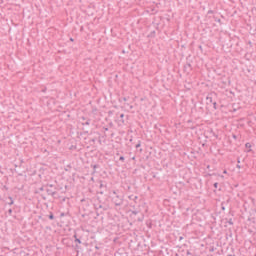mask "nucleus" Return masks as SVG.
<instances>
[{"label":"nucleus","instance_id":"obj_1","mask_svg":"<svg viewBox=\"0 0 256 256\" xmlns=\"http://www.w3.org/2000/svg\"><path fill=\"white\" fill-rule=\"evenodd\" d=\"M111 199H112V203H114L116 207H121V205H123V194H121L119 190L112 191Z\"/></svg>","mask_w":256,"mask_h":256},{"label":"nucleus","instance_id":"obj_2","mask_svg":"<svg viewBox=\"0 0 256 256\" xmlns=\"http://www.w3.org/2000/svg\"><path fill=\"white\" fill-rule=\"evenodd\" d=\"M99 183H100V185H99L100 189H107V184L105 182L100 180Z\"/></svg>","mask_w":256,"mask_h":256},{"label":"nucleus","instance_id":"obj_3","mask_svg":"<svg viewBox=\"0 0 256 256\" xmlns=\"http://www.w3.org/2000/svg\"><path fill=\"white\" fill-rule=\"evenodd\" d=\"M46 192L48 195H51L52 197L56 195L57 192H54L53 190L51 189H46Z\"/></svg>","mask_w":256,"mask_h":256},{"label":"nucleus","instance_id":"obj_4","mask_svg":"<svg viewBox=\"0 0 256 256\" xmlns=\"http://www.w3.org/2000/svg\"><path fill=\"white\" fill-rule=\"evenodd\" d=\"M245 147H246V149H248L247 150V153H251V143H249V142H247L246 144H245Z\"/></svg>","mask_w":256,"mask_h":256},{"label":"nucleus","instance_id":"obj_5","mask_svg":"<svg viewBox=\"0 0 256 256\" xmlns=\"http://www.w3.org/2000/svg\"><path fill=\"white\" fill-rule=\"evenodd\" d=\"M48 219H50V221H53V219H55V215H53V212H50V214L48 215Z\"/></svg>","mask_w":256,"mask_h":256},{"label":"nucleus","instance_id":"obj_6","mask_svg":"<svg viewBox=\"0 0 256 256\" xmlns=\"http://www.w3.org/2000/svg\"><path fill=\"white\" fill-rule=\"evenodd\" d=\"M82 125H91V119H87L85 122H82Z\"/></svg>","mask_w":256,"mask_h":256},{"label":"nucleus","instance_id":"obj_7","mask_svg":"<svg viewBox=\"0 0 256 256\" xmlns=\"http://www.w3.org/2000/svg\"><path fill=\"white\" fill-rule=\"evenodd\" d=\"M206 100L208 101V103H213V97L211 96H207Z\"/></svg>","mask_w":256,"mask_h":256},{"label":"nucleus","instance_id":"obj_8","mask_svg":"<svg viewBox=\"0 0 256 256\" xmlns=\"http://www.w3.org/2000/svg\"><path fill=\"white\" fill-rule=\"evenodd\" d=\"M8 199L10 201V202H8V205H10V206L13 205V203H14L13 197L9 196Z\"/></svg>","mask_w":256,"mask_h":256},{"label":"nucleus","instance_id":"obj_9","mask_svg":"<svg viewBox=\"0 0 256 256\" xmlns=\"http://www.w3.org/2000/svg\"><path fill=\"white\" fill-rule=\"evenodd\" d=\"M74 237H75V242L81 245V239L77 238V235H74Z\"/></svg>","mask_w":256,"mask_h":256},{"label":"nucleus","instance_id":"obj_10","mask_svg":"<svg viewBox=\"0 0 256 256\" xmlns=\"http://www.w3.org/2000/svg\"><path fill=\"white\" fill-rule=\"evenodd\" d=\"M97 167H99V165H97V164H94V165H93V169H94V171L92 172L93 174L96 173L95 169H97Z\"/></svg>","mask_w":256,"mask_h":256},{"label":"nucleus","instance_id":"obj_11","mask_svg":"<svg viewBox=\"0 0 256 256\" xmlns=\"http://www.w3.org/2000/svg\"><path fill=\"white\" fill-rule=\"evenodd\" d=\"M119 161H122V163L125 162V157L124 156H120Z\"/></svg>","mask_w":256,"mask_h":256},{"label":"nucleus","instance_id":"obj_12","mask_svg":"<svg viewBox=\"0 0 256 256\" xmlns=\"http://www.w3.org/2000/svg\"><path fill=\"white\" fill-rule=\"evenodd\" d=\"M8 215H13V209L8 210Z\"/></svg>","mask_w":256,"mask_h":256},{"label":"nucleus","instance_id":"obj_13","mask_svg":"<svg viewBox=\"0 0 256 256\" xmlns=\"http://www.w3.org/2000/svg\"><path fill=\"white\" fill-rule=\"evenodd\" d=\"M228 225H233V219L228 220Z\"/></svg>","mask_w":256,"mask_h":256},{"label":"nucleus","instance_id":"obj_14","mask_svg":"<svg viewBox=\"0 0 256 256\" xmlns=\"http://www.w3.org/2000/svg\"><path fill=\"white\" fill-rule=\"evenodd\" d=\"M213 103V108L217 109V102H212Z\"/></svg>","mask_w":256,"mask_h":256},{"label":"nucleus","instance_id":"obj_15","mask_svg":"<svg viewBox=\"0 0 256 256\" xmlns=\"http://www.w3.org/2000/svg\"><path fill=\"white\" fill-rule=\"evenodd\" d=\"M139 147H141V142H138V144H136V149H139Z\"/></svg>","mask_w":256,"mask_h":256},{"label":"nucleus","instance_id":"obj_16","mask_svg":"<svg viewBox=\"0 0 256 256\" xmlns=\"http://www.w3.org/2000/svg\"><path fill=\"white\" fill-rule=\"evenodd\" d=\"M217 187H219V183H214V188L217 189Z\"/></svg>","mask_w":256,"mask_h":256},{"label":"nucleus","instance_id":"obj_17","mask_svg":"<svg viewBox=\"0 0 256 256\" xmlns=\"http://www.w3.org/2000/svg\"><path fill=\"white\" fill-rule=\"evenodd\" d=\"M132 198V196H130L129 197V199H131ZM132 199H134V200H137L138 199V197L137 196H133V198Z\"/></svg>","mask_w":256,"mask_h":256},{"label":"nucleus","instance_id":"obj_18","mask_svg":"<svg viewBox=\"0 0 256 256\" xmlns=\"http://www.w3.org/2000/svg\"><path fill=\"white\" fill-rule=\"evenodd\" d=\"M125 117V114H120V119H123Z\"/></svg>","mask_w":256,"mask_h":256},{"label":"nucleus","instance_id":"obj_19","mask_svg":"<svg viewBox=\"0 0 256 256\" xmlns=\"http://www.w3.org/2000/svg\"><path fill=\"white\" fill-rule=\"evenodd\" d=\"M237 169H241V165L237 164L236 165Z\"/></svg>","mask_w":256,"mask_h":256},{"label":"nucleus","instance_id":"obj_20","mask_svg":"<svg viewBox=\"0 0 256 256\" xmlns=\"http://www.w3.org/2000/svg\"><path fill=\"white\" fill-rule=\"evenodd\" d=\"M237 163H238V164L241 163V159L238 158V159H237Z\"/></svg>","mask_w":256,"mask_h":256},{"label":"nucleus","instance_id":"obj_21","mask_svg":"<svg viewBox=\"0 0 256 256\" xmlns=\"http://www.w3.org/2000/svg\"><path fill=\"white\" fill-rule=\"evenodd\" d=\"M90 180L93 181V182H95V178H93V177H91Z\"/></svg>","mask_w":256,"mask_h":256},{"label":"nucleus","instance_id":"obj_22","mask_svg":"<svg viewBox=\"0 0 256 256\" xmlns=\"http://www.w3.org/2000/svg\"><path fill=\"white\" fill-rule=\"evenodd\" d=\"M132 213H133V215H137L138 212L137 211H133Z\"/></svg>","mask_w":256,"mask_h":256},{"label":"nucleus","instance_id":"obj_23","mask_svg":"<svg viewBox=\"0 0 256 256\" xmlns=\"http://www.w3.org/2000/svg\"><path fill=\"white\" fill-rule=\"evenodd\" d=\"M138 221H143V216L141 218H138Z\"/></svg>","mask_w":256,"mask_h":256},{"label":"nucleus","instance_id":"obj_24","mask_svg":"<svg viewBox=\"0 0 256 256\" xmlns=\"http://www.w3.org/2000/svg\"><path fill=\"white\" fill-rule=\"evenodd\" d=\"M95 249H96V250H99V246L96 245V246H95Z\"/></svg>","mask_w":256,"mask_h":256},{"label":"nucleus","instance_id":"obj_25","mask_svg":"<svg viewBox=\"0 0 256 256\" xmlns=\"http://www.w3.org/2000/svg\"><path fill=\"white\" fill-rule=\"evenodd\" d=\"M227 256H236L235 254H228Z\"/></svg>","mask_w":256,"mask_h":256},{"label":"nucleus","instance_id":"obj_26","mask_svg":"<svg viewBox=\"0 0 256 256\" xmlns=\"http://www.w3.org/2000/svg\"><path fill=\"white\" fill-rule=\"evenodd\" d=\"M123 99V101H127V98L126 97H124V98H122Z\"/></svg>","mask_w":256,"mask_h":256},{"label":"nucleus","instance_id":"obj_27","mask_svg":"<svg viewBox=\"0 0 256 256\" xmlns=\"http://www.w3.org/2000/svg\"><path fill=\"white\" fill-rule=\"evenodd\" d=\"M82 121H86L85 117H82Z\"/></svg>","mask_w":256,"mask_h":256},{"label":"nucleus","instance_id":"obj_28","mask_svg":"<svg viewBox=\"0 0 256 256\" xmlns=\"http://www.w3.org/2000/svg\"><path fill=\"white\" fill-rule=\"evenodd\" d=\"M223 173H224V174H227V170H224Z\"/></svg>","mask_w":256,"mask_h":256},{"label":"nucleus","instance_id":"obj_29","mask_svg":"<svg viewBox=\"0 0 256 256\" xmlns=\"http://www.w3.org/2000/svg\"><path fill=\"white\" fill-rule=\"evenodd\" d=\"M187 255H191V252L187 251Z\"/></svg>","mask_w":256,"mask_h":256},{"label":"nucleus","instance_id":"obj_30","mask_svg":"<svg viewBox=\"0 0 256 256\" xmlns=\"http://www.w3.org/2000/svg\"><path fill=\"white\" fill-rule=\"evenodd\" d=\"M132 160L135 161V157H132Z\"/></svg>","mask_w":256,"mask_h":256},{"label":"nucleus","instance_id":"obj_31","mask_svg":"<svg viewBox=\"0 0 256 256\" xmlns=\"http://www.w3.org/2000/svg\"><path fill=\"white\" fill-rule=\"evenodd\" d=\"M40 191H43V187L40 188Z\"/></svg>","mask_w":256,"mask_h":256},{"label":"nucleus","instance_id":"obj_32","mask_svg":"<svg viewBox=\"0 0 256 256\" xmlns=\"http://www.w3.org/2000/svg\"><path fill=\"white\" fill-rule=\"evenodd\" d=\"M70 41H73V38H71Z\"/></svg>","mask_w":256,"mask_h":256}]
</instances>
